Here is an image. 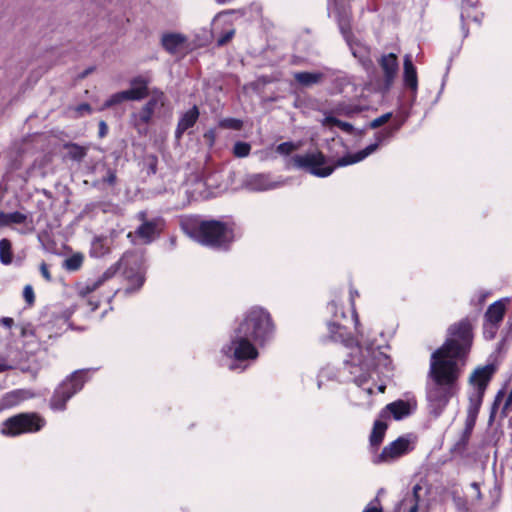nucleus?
Segmentation results:
<instances>
[{
    "instance_id": "f257e3e1",
    "label": "nucleus",
    "mask_w": 512,
    "mask_h": 512,
    "mask_svg": "<svg viewBox=\"0 0 512 512\" xmlns=\"http://www.w3.org/2000/svg\"><path fill=\"white\" fill-rule=\"evenodd\" d=\"M473 341L472 324L462 319L448 329V338L430 357L426 399L428 410L439 417L459 390L464 358Z\"/></svg>"
},
{
    "instance_id": "f03ea898",
    "label": "nucleus",
    "mask_w": 512,
    "mask_h": 512,
    "mask_svg": "<svg viewBox=\"0 0 512 512\" xmlns=\"http://www.w3.org/2000/svg\"><path fill=\"white\" fill-rule=\"evenodd\" d=\"M273 331L270 314L260 307H253L234 330L231 341L222 347V353L237 361L254 360L258 351L253 342L264 343Z\"/></svg>"
},
{
    "instance_id": "7ed1b4c3",
    "label": "nucleus",
    "mask_w": 512,
    "mask_h": 512,
    "mask_svg": "<svg viewBox=\"0 0 512 512\" xmlns=\"http://www.w3.org/2000/svg\"><path fill=\"white\" fill-rule=\"evenodd\" d=\"M401 127V123L394 128L381 131L377 134V143L370 144L365 149L358 151L355 154H348L339 158L335 165H328V160L325 155L320 151L308 152L306 154H297L290 157L287 161L288 168L303 169L316 177H328L331 175L335 167H343L351 164L358 163L364 160L367 156L375 152L378 148L379 142H382L390 137Z\"/></svg>"
},
{
    "instance_id": "20e7f679",
    "label": "nucleus",
    "mask_w": 512,
    "mask_h": 512,
    "mask_svg": "<svg viewBox=\"0 0 512 512\" xmlns=\"http://www.w3.org/2000/svg\"><path fill=\"white\" fill-rule=\"evenodd\" d=\"M330 309L334 311L335 321L328 324L330 337L335 342H341L346 347L352 349L349 354V359L345 361V365L349 368L350 374L355 376V382L362 384L366 381L371 369L375 366L376 351L372 347L362 348L359 345H354V339L350 336L344 324L338 322L340 319H345V313L337 311V304L333 301L330 303Z\"/></svg>"
},
{
    "instance_id": "39448f33",
    "label": "nucleus",
    "mask_w": 512,
    "mask_h": 512,
    "mask_svg": "<svg viewBox=\"0 0 512 512\" xmlns=\"http://www.w3.org/2000/svg\"><path fill=\"white\" fill-rule=\"evenodd\" d=\"M187 233L197 242L214 248H227L235 238L233 226L218 220L201 221Z\"/></svg>"
},
{
    "instance_id": "423d86ee",
    "label": "nucleus",
    "mask_w": 512,
    "mask_h": 512,
    "mask_svg": "<svg viewBox=\"0 0 512 512\" xmlns=\"http://www.w3.org/2000/svg\"><path fill=\"white\" fill-rule=\"evenodd\" d=\"M45 419L35 412L19 413L6 419L1 425V434L9 437L36 433L45 426Z\"/></svg>"
},
{
    "instance_id": "0eeeda50",
    "label": "nucleus",
    "mask_w": 512,
    "mask_h": 512,
    "mask_svg": "<svg viewBox=\"0 0 512 512\" xmlns=\"http://www.w3.org/2000/svg\"><path fill=\"white\" fill-rule=\"evenodd\" d=\"M495 371L496 367L493 364H487L478 367L470 375L469 383L471 385V391L469 392L468 413L478 415L486 388Z\"/></svg>"
},
{
    "instance_id": "6e6552de",
    "label": "nucleus",
    "mask_w": 512,
    "mask_h": 512,
    "mask_svg": "<svg viewBox=\"0 0 512 512\" xmlns=\"http://www.w3.org/2000/svg\"><path fill=\"white\" fill-rule=\"evenodd\" d=\"M84 371H76L69 378L64 380L54 391L50 400V407L53 410L62 411L66 407V402L78 391L85 383Z\"/></svg>"
},
{
    "instance_id": "1a4fd4ad",
    "label": "nucleus",
    "mask_w": 512,
    "mask_h": 512,
    "mask_svg": "<svg viewBox=\"0 0 512 512\" xmlns=\"http://www.w3.org/2000/svg\"><path fill=\"white\" fill-rule=\"evenodd\" d=\"M149 95L150 99L142 106V108L131 115L133 125L139 132H141L142 128L145 129L154 115L164 107L166 102L164 93L157 88L151 90Z\"/></svg>"
},
{
    "instance_id": "9d476101",
    "label": "nucleus",
    "mask_w": 512,
    "mask_h": 512,
    "mask_svg": "<svg viewBox=\"0 0 512 512\" xmlns=\"http://www.w3.org/2000/svg\"><path fill=\"white\" fill-rule=\"evenodd\" d=\"M415 437L411 434L401 436L389 445L374 460L375 463H390L409 453L414 448Z\"/></svg>"
},
{
    "instance_id": "9b49d317",
    "label": "nucleus",
    "mask_w": 512,
    "mask_h": 512,
    "mask_svg": "<svg viewBox=\"0 0 512 512\" xmlns=\"http://www.w3.org/2000/svg\"><path fill=\"white\" fill-rule=\"evenodd\" d=\"M10 225L19 226L15 230L20 234H30L35 229L33 218L29 214L18 211L11 213L0 212V226Z\"/></svg>"
},
{
    "instance_id": "f8f14e48",
    "label": "nucleus",
    "mask_w": 512,
    "mask_h": 512,
    "mask_svg": "<svg viewBox=\"0 0 512 512\" xmlns=\"http://www.w3.org/2000/svg\"><path fill=\"white\" fill-rule=\"evenodd\" d=\"M145 217L146 213L144 211L138 213V218L142 221V224L137 228L135 234L147 244L151 243L160 234L164 221L161 218L145 220Z\"/></svg>"
},
{
    "instance_id": "ddd939ff",
    "label": "nucleus",
    "mask_w": 512,
    "mask_h": 512,
    "mask_svg": "<svg viewBox=\"0 0 512 512\" xmlns=\"http://www.w3.org/2000/svg\"><path fill=\"white\" fill-rule=\"evenodd\" d=\"M412 413V406L409 402L404 400H397L387 404L380 412V418L388 420L393 418L401 420Z\"/></svg>"
},
{
    "instance_id": "4468645a",
    "label": "nucleus",
    "mask_w": 512,
    "mask_h": 512,
    "mask_svg": "<svg viewBox=\"0 0 512 512\" xmlns=\"http://www.w3.org/2000/svg\"><path fill=\"white\" fill-rule=\"evenodd\" d=\"M115 274V270L113 268L107 269L100 276L95 279H88L86 282L79 283L77 285V293L80 297L86 298L92 292L97 290L100 286H102L107 280L112 278Z\"/></svg>"
},
{
    "instance_id": "2eb2a0df",
    "label": "nucleus",
    "mask_w": 512,
    "mask_h": 512,
    "mask_svg": "<svg viewBox=\"0 0 512 512\" xmlns=\"http://www.w3.org/2000/svg\"><path fill=\"white\" fill-rule=\"evenodd\" d=\"M283 185V182L272 181L270 175L254 174L245 181V186L251 191H265L275 189Z\"/></svg>"
},
{
    "instance_id": "dca6fc26",
    "label": "nucleus",
    "mask_w": 512,
    "mask_h": 512,
    "mask_svg": "<svg viewBox=\"0 0 512 512\" xmlns=\"http://www.w3.org/2000/svg\"><path fill=\"white\" fill-rule=\"evenodd\" d=\"M131 87L124 90L127 101H139L146 98L151 91L148 89L149 80L143 76L135 77L130 82Z\"/></svg>"
},
{
    "instance_id": "f3484780",
    "label": "nucleus",
    "mask_w": 512,
    "mask_h": 512,
    "mask_svg": "<svg viewBox=\"0 0 512 512\" xmlns=\"http://www.w3.org/2000/svg\"><path fill=\"white\" fill-rule=\"evenodd\" d=\"M379 64L384 73L385 84L389 87L398 72L397 56L394 53L383 55L379 60Z\"/></svg>"
},
{
    "instance_id": "a211bd4d",
    "label": "nucleus",
    "mask_w": 512,
    "mask_h": 512,
    "mask_svg": "<svg viewBox=\"0 0 512 512\" xmlns=\"http://www.w3.org/2000/svg\"><path fill=\"white\" fill-rule=\"evenodd\" d=\"M187 37L181 33H165L162 35L161 44L170 54H176L183 48Z\"/></svg>"
},
{
    "instance_id": "6ab92c4d",
    "label": "nucleus",
    "mask_w": 512,
    "mask_h": 512,
    "mask_svg": "<svg viewBox=\"0 0 512 512\" xmlns=\"http://www.w3.org/2000/svg\"><path fill=\"white\" fill-rule=\"evenodd\" d=\"M198 117H199V110H198L197 106H193L191 109L186 111L179 119L176 131H175L176 137L180 138L187 129L193 127L194 124L196 123Z\"/></svg>"
},
{
    "instance_id": "aec40b11",
    "label": "nucleus",
    "mask_w": 512,
    "mask_h": 512,
    "mask_svg": "<svg viewBox=\"0 0 512 512\" xmlns=\"http://www.w3.org/2000/svg\"><path fill=\"white\" fill-rule=\"evenodd\" d=\"M404 84L407 88L411 89L415 96L418 87V80L416 68L412 63L410 55H406L404 58Z\"/></svg>"
},
{
    "instance_id": "412c9836",
    "label": "nucleus",
    "mask_w": 512,
    "mask_h": 512,
    "mask_svg": "<svg viewBox=\"0 0 512 512\" xmlns=\"http://www.w3.org/2000/svg\"><path fill=\"white\" fill-rule=\"evenodd\" d=\"M30 397L31 394L27 390H13L3 395V397L1 398V405L3 408H10L18 405L20 402Z\"/></svg>"
},
{
    "instance_id": "4be33fe9",
    "label": "nucleus",
    "mask_w": 512,
    "mask_h": 512,
    "mask_svg": "<svg viewBox=\"0 0 512 512\" xmlns=\"http://www.w3.org/2000/svg\"><path fill=\"white\" fill-rule=\"evenodd\" d=\"M505 314V305L502 301H496L491 304L486 313L485 321L500 325Z\"/></svg>"
},
{
    "instance_id": "5701e85b",
    "label": "nucleus",
    "mask_w": 512,
    "mask_h": 512,
    "mask_svg": "<svg viewBox=\"0 0 512 512\" xmlns=\"http://www.w3.org/2000/svg\"><path fill=\"white\" fill-rule=\"evenodd\" d=\"M385 419H377L374 422L373 429L370 435V443L372 446H379L383 441L385 432L387 430V424Z\"/></svg>"
},
{
    "instance_id": "b1692460",
    "label": "nucleus",
    "mask_w": 512,
    "mask_h": 512,
    "mask_svg": "<svg viewBox=\"0 0 512 512\" xmlns=\"http://www.w3.org/2000/svg\"><path fill=\"white\" fill-rule=\"evenodd\" d=\"M323 77L324 74L320 72H297L294 74V79L305 87L319 83Z\"/></svg>"
},
{
    "instance_id": "393cba45",
    "label": "nucleus",
    "mask_w": 512,
    "mask_h": 512,
    "mask_svg": "<svg viewBox=\"0 0 512 512\" xmlns=\"http://www.w3.org/2000/svg\"><path fill=\"white\" fill-rule=\"evenodd\" d=\"M109 243L105 237H96L91 244V255L102 257L109 252Z\"/></svg>"
},
{
    "instance_id": "a878e982",
    "label": "nucleus",
    "mask_w": 512,
    "mask_h": 512,
    "mask_svg": "<svg viewBox=\"0 0 512 512\" xmlns=\"http://www.w3.org/2000/svg\"><path fill=\"white\" fill-rule=\"evenodd\" d=\"M422 491V487L419 484H416L413 489L411 495L407 496L402 505L406 506L408 503L412 505L409 507V512H417L418 511V503L420 501V492Z\"/></svg>"
},
{
    "instance_id": "bb28decb",
    "label": "nucleus",
    "mask_w": 512,
    "mask_h": 512,
    "mask_svg": "<svg viewBox=\"0 0 512 512\" xmlns=\"http://www.w3.org/2000/svg\"><path fill=\"white\" fill-rule=\"evenodd\" d=\"M323 125L325 126H336L338 127L339 129H341L342 131L348 133V134H352L353 131H354V128L352 126V124L348 123V122H344V121H341L339 119H337L336 117L334 116H331V115H328L324 118L323 120Z\"/></svg>"
},
{
    "instance_id": "cd10ccee",
    "label": "nucleus",
    "mask_w": 512,
    "mask_h": 512,
    "mask_svg": "<svg viewBox=\"0 0 512 512\" xmlns=\"http://www.w3.org/2000/svg\"><path fill=\"white\" fill-rule=\"evenodd\" d=\"M0 261L4 265L12 262L11 243L6 238L0 240Z\"/></svg>"
},
{
    "instance_id": "c85d7f7f",
    "label": "nucleus",
    "mask_w": 512,
    "mask_h": 512,
    "mask_svg": "<svg viewBox=\"0 0 512 512\" xmlns=\"http://www.w3.org/2000/svg\"><path fill=\"white\" fill-rule=\"evenodd\" d=\"M127 279L129 281V286L126 288L125 293L135 292L143 285L145 281V277L142 272H137L133 275L127 274Z\"/></svg>"
},
{
    "instance_id": "c756f323",
    "label": "nucleus",
    "mask_w": 512,
    "mask_h": 512,
    "mask_svg": "<svg viewBox=\"0 0 512 512\" xmlns=\"http://www.w3.org/2000/svg\"><path fill=\"white\" fill-rule=\"evenodd\" d=\"M471 434L472 433L463 430L459 436V439L453 445L452 451L457 454H462L467 448Z\"/></svg>"
},
{
    "instance_id": "7c9ffc66",
    "label": "nucleus",
    "mask_w": 512,
    "mask_h": 512,
    "mask_svg": "<svg viewBox=\"0 0 512 512\" xmlns=\"http://www.w3.org/2000/svg\"><path fill=\"white\" fill-rule=\"evenodd\" d=\"M67 149L69 157L76 161H81L87 154V149L78 144H69Z\"/></svg>"
},
{
    "instance_id": "2f4dec72",
    "label": "nucleus",
    "mask_w": 512,
    "mask_h": 512,
    "mask_svg": "<svg viewBox=\"0 0 512 512\" xmlns=\"http://www.w3.org/2000/svg\"><path fill=\"white\" fill-rule=\"evenodd\" d=\"M251 146L247 142L238 141L234 144L233 153L236 157L242 158L249 155Z\"/></svg>"
},
{
    "instance_id": "473e14b6",
    "label": "nucleus",
    "mask_w": 512,
    "mask_h": 512,
    "mask_svg": "<svg viewBox=\"0 0 512 512\" xmlns=\"http://www.w3.org/2000/svg\"><path fill=\"white\" fill-rule=\"evenodd\" d=\"M123 101H127L126 95L124 91L117 92L113 95H111L103 104L102 109H106L109 107H112L114 105L120 104Z\"/></svg>"
},
{
    "instance_id": "72a5a7b5",
    "label": "nucleus",
    "mask_w": 512,
    "mask_h": 512,
    "mask_svg": "<svg viewBox=\"0 0 512 512\" xmlns=\"http://www.w3.org/2000/svg\"><path fill=\"white\" fill-rule=\"evenodd\" d=\"M83 262V257L80 254H75L65 260V268L70 271L78 270Z\"/></svg>"
},
{
    "instance_id": "f704fd0d",
    "label": "nucleus",
    "mask_w": 512,
    "mask_h": 512,
    "mask_svg": "<svg viewBox=\"0 0 512 512\" xmlns=\"http://www.w3.org/2000/svg\"><path fill=\"white\" fill-rule=\"evenodd\" d=\"M498 327V324L485 321L483 327L484 337L489 340L493 339L497 333Z\"/></svg>"
},
{
    "instance_id": "c9c22d12",
    "label": "nucleus",
    "mask_w": 512,
    "mask_h": 512,
    "mask_svg": "<svg viewBox=\"0 0 512 512\" xmlns=\"http://www.w3.org/2000/svg\"><path fill=\"white\" fill-rule=\"evenodd\" d=\"M243 122L236 118H226L220 122V126L233 130H239L242 128Z\"/></svg>"
},
{
    "instance_id": "e433bc0d",
    "label": "nucleus",
    "mask_w": 512,
    "mask_h": 512,
    "mask_svg": "<svg viewBox=\"0 0 512 512\" xmlns=\"http://www.w3.org/2000/svg\"><path fill=\"white\" fill-rule=\"evenodd\" d=\"M504 392L503 391H499L495 397V400H494V403L492 405V408H491V413H490V419H494L496 416H497V413H498V408L502 402V399L504 398Z\"/></svg>"
},
{
    "instance_id": "4c0bfd02",
    "label": "nucleus",
    "mask_w": 512,
    "mask_h": 512,
    "mask_svg": "<svg viewBox=\"0 0 512 512\" xmlns=\"http://www.w3.org/2000/svg\"><path fill=\"white\" fill-rule=\"evenodd\" d=\"M391 117H392V113H390V112L385 113V114L381 115L380 117L375 118L370 123V127L373 129H376V128L382 126L383 124H385L386 122H388Z\"/></svg>"
},
{
    "instance_id": "58836bf2",
    "label": "nucleus",
    "mask_w": 512,
    "mask_h": 512,
    "mask_svg": "<svg viewBox=\"0 0 512 512\" xmlns=\"http://www.w3.org/2000/svg\"><path fill=\"white\" fill-rule=\"evenodd\" d=\"M295 149H297V146L294 145L293 143L291 142H284V143H281L277 146V152L280 153V154H283V155H288L290 154L292 151H294Z\"/></svg>"
},
{
    "instance_id": "ea45409f",
    "label": "nucleus",
    "mask_w": 512,
    "mask_h": 512,
    "mask_svg": "<svg viewBox=\"0 0 512 512\" xmlns=\"http://www.w3.org/2000/svg\"><path fill=\"white\" fill-rule=\"evenodd\" d=\"M357 296H358L357 291H354V290L350 291L351 316H352L351 321L355 324V327L358 326V315H357V312L354 307V300H355V297H357Z\"/></svg>"
},
{
    "instance_id": "a19ab883",
    "label": "nucleus",
    "mask_w": 512,
    "mask_h": 512,
    "mask_svg": "<svg viewBox=\"0 0 512 512\" xmlns=\"http://www.w3.org/2000/svg\"><path fill=\"white\" fill-rule=\"evenodd\" d=\"M477 416L478 415H476V414L468 413L467 412V417H466V421H465V428L463 429L464 431L472 433L473 428H474L475 423H476Z\"/></svg>"
},
{
    "instance_id": "79ce46f5",
    "label": "nucleus",
    "mask_w": 512,
    "mask_h": 512,
    "mask_svg": "<svg viewBox=\"0 0 512 512\" xmlns=\"http://www.w3.org/2000/svg\"><path fill=\"white\" fill-rule=\"evenodd\" d=\"M23 297L28 305H32L35 301L34 291L31 285H26L23 289Z\"/></svg>"
},
{
    "instance_id": "37998d69",
    "label": "nucleus",
    "mask_w": 512,
    "mask_h": 512,
    "mask_svg": "<svg viewBox=\"0 0 512 512\" xmlns=\"http://www.w3.org/2000/svg\"><path fill=\"white\" fill-rule=\"evenodd\" d=\"M336 111L345 116H351L354 113H358L361 110L358 107H351V106H338Z\"/></svg>"
},
{
    "instance_id": "c03bdc74",
    "label": "nucleus",
    "mask_w": 512,
    "mask_h": 512,
    "mask_svg": "<svg viewBox=\"0 0 512 512\" xmlns=\"http://www.w3.org/2000/svg\"><path fill=\"white\" fill-rule=\"evenodd\" d=\"M363 512H382V507L378 499L371 501Z\"/></svg>"
},
{
    "instance_id": "a18cd8bd",
    "label": "nucleus",
    "mask_w": 512,
    "mask_h": 512,
    "mask_svg": "<svg viewBox=\"0 0 512 512\" xmlns=\"http://www.w3.org/2000/svg\"><path fill=\"white\" fill-rule=\"evenodd\" d=\"M234 34H235V31L233 29L225 32L222 36H220L218 38L217 44L219 46L225 45L227 42H229L232 39Z\"/></svg>"
},
{
    "instance_id": "49530a36",
    "label": "nucleus",
    "mask_w": 512,
    "mask_h": 512,
    "mask_svg": "<svg viewBox=\"0 0 512 512\" xmlns=\"http://www.w3.org/2000/svg\"><path fill=\"white\" fill-rule=\"evenodd\" d=\"M75 111L78 116H83L85 114H90L92 112V108L89 104L82 103L75 108Z\"/></svg>"
},
{
    "instance_id": "de8ad7c7",
    "label": "nucleus",
    "mask_w": 512,
    "mask_h": 512,
    "mask_svg": "<svg viewBox=\"0 0 512 512\" xmlns=\"http://www.w3.org/2000/svg\"><path fill=\"white\" fill-rule=\"evenodd\" d=\"M103 181L108 183L109 185H114L116 182V174L113 170L108 169L107 175L103 178Z\"/></svg>"
},
{
    "instance_id": "09e8293b",
    "label": "nucleus",
    "mask_w": 512,
    "mask_h": 512,
    "mask_svg": "<svg viewBox=\"0 0 512 512\" xmlns=\"http://www.w3.org/2000/svg\"><path fill=\"white\" fill-rule=\"evenodd\" d=\"M40 273L46 281H51V274L48 270V266L44 262L40 264Z\"/></svg>"
},
{
    "instance_id": "8fccbe9b",
    "label": "nucleus",
    "mask_w": 512,
    "mask_h": 512,
    "mask_svg": "<svg viewBox=\"0 0 512 512\" xmlns=\"http://www.w3.org/2000/svg\"><path fill=\"white\" fill-rule=\"evenodd\" d=\"M108 132V126L104 121L99 122V137L103 138Z\"/></svg>"
},
{
    "instance_id": "3c124183",
    "label": "nucleus",
    "mask_w": 512,
    "mask_h": 512,
    "mask_svg": "<svg viewBox=\"0 0 512 512\" xmlns=\"http://www.w3.org/2000/svg\"><path fill=\"white\" fill-rule=\"evenodd\" d=\"M471 488L475 491V496H476L477 500H480L482 498V494L480 491L479 484L476 482H473V483H471Z\"/></svg>"
},
{
    "instance_id": "603ef678",
    "label": "nucleus",
    "mask_w": 512,
    "mask_h": 512,
    "mask_svg": "<svg viewBox=\"0 0 512 512\" xmlns=\"http://www.w3.org/2000/svg\"><path fill=\"white\" fill-rule=\"evenodd\" d=\"M0 322L7 328H11L14 324V320L10 317H4L0 320Z\"/></svg>"
},
{
    "instance_id": "864d4df0",
    "label": "nucleus",
    "mask_w": 512,
    "mask_h": 512,
    "mask_svg": "<svg viewBox=\"0 0 512 512\" xmlns=\"http://www.w3.org/2000/svg\"><path fill=\"white\" fill-rule=\"evenodd\" d=\"M21 335H22L23 337H26V336H28V335H33V330H32V328H31L29 325H27V326H23V327L21 328Z\"/></svg>"
},
{
    "instance_id": "5fc2aeb1",
    "label": "nucleus",
    "mask_w": 512,
    "mask_h": 512,
    "mask_svg": "<svg viewBox=\"0 0 512 512\" xmlns=\"http://www.w3.org/2000/svg\"><path fill=\"white\" fill-rule=\"evenodd\" d=\"M88 304L91 306L92 311H94L98 308V302H93L91 300H88Z\"/></svg>"
},
{
    "instance_id": "6e6d98bb",
    "label": "nucleus",
    "mask_w": 512,
    "mask_h": 512,
    "mask_svg": "<svg viewBox=\"0 0 512 512\" xmlns=\"http://www.w3.org/2000/svg\"><path fill=\"white\" fill-rule=\"evenodd\" d=\"M349 45H350V48H351L352 54H353L355 57H357V49H356V48H354L350 43H349Z\"/></svg>"
},
{
    "instance_id": "4d7b16f0",
    "label": "nucleus",
    "mask_w": 512,
    "mask_h": 512,
    "mask_svg": "<svg viewBox=\"0 0 512 512\" xmlns=\"http://www.w3.org/2000/svg\"><path fill=\"white\" fill-rule=\"evenodd\" d=\"M91 71H92V68H90V69L86 70V71L83 73L82 77H85V76H86V75H88Z\"/></svg>"
},
{
    "instance_id": "13d9d810",
    "label": "nucleus",
    "mask_w": 512,
    "mask_h": 512,
    "mask_svg": "<svg viewBox=\"0 0 512 512\" xmlns=\"http://www.w3.org/2000/svg\"><path fill=\"white\" fill-rule=\"evenodd\" d=\"M5 369H6V366H5V365H1V364H0V372L5 371Z\"/></svg>"
},
{
    "instance_id": "bf43d9fd",
    "label": "nucleus",
    "mask_w": 512,
    "mask_h": 512,
    "mask_svg": "<svg viewBox=\"0 0 512 512\" xmlns=\"http://www.w3.org/2000/svg\"><path fill=\"white\" fill-rule=\"evenodd\" d=\"M236 368H237V365H235V364L230 365V369H231V370H234V369H236Z\"/></svg>"
},
{
    "instance_id": "052dcab7",
    "label": "nucleus",
    "mask_w": 512,
    "mask_h": 512,
    "mask_svg": "<svg viewBox=\"0 0 512 512\" xmlns=\"http://www.w3.org/2000/svg\"><path fill=\"white\" fill-rule=\"evenodd\" d=\"M384 390H385V387H384V386H380V387H379V391H380V392H384Z\"/></svg>"
},
{
    "instance_id": "680f3d73",
    "label": "nucleus",
    "mask_w": 512,
    "mask_h": 512,
    "mask_svg": "<svg viewBox=\"0 0 512 512\" xmlns=\"http://www.w3.org/2000/svg\"><path fill=\"white\" fill-rule=\"evenodd\" d=\"M321 384H322V382H321V380H319V381H318V387H319V388L321 387Z\"/></svg>"
},
{
    "instance_id": "e2e57ef3",
    "label": "nucleus",
    "mask_w": 512,
    "mask_h": 512,
    "mask_svg": "<svg viewBox=\"0 0 512 512\" xmlns=\"http://www.w3.org/2000/svg\"><path fill=\"white\" fill-rule=\"evenodd\" d=\"M342 33L345 34L344 27H341Z\"/></svg>"
}]
</instances>
